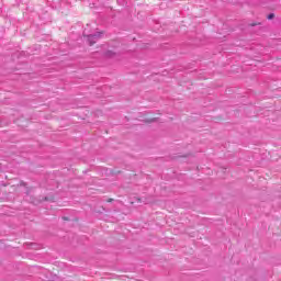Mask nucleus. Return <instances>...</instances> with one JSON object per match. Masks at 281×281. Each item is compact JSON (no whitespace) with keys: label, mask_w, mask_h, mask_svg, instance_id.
I'll return each mask as SVG.
<instances>
[{"label":"nucleus","mask_w":281,"mask_h":281,"mask_svg":"<svg viewBox=\"0 0 281 281\" xmlns=\"http://www.w3.org/2000/svg\"><path fill=\"white\" fill-rule=\"evenodd\" d=\"M274 16H276V14L270 13V14H268L267 19H268L269 21H271V19H273Z\"/></svg>","instance_id":"3"},{"label":"nucleus","mask_w":281,"mask_h":281,"mask_svg":"<svg viewBox=\"0 0 281 281\" xmlns=\"http://www.w3.org/2000/svg\"><path fill=\"white\" fill-rule=\"evenodd\" d=\"M117 2L120 3V0H117Z\"/></svg>","instance_id":"6"},{"label":"nucleus","mask_w":281,"mask_h":281,"mask_svg":"<svg viewBox=\"0 0 281 281\" xmlns=\"http://www.w3.org/2000/svg\"><path fill=\"white\" fill-rule=\"evenodd\" d=\"M252 26H255L256 24H251Z\"/></svg>","instance_id":"5"},{"label":"nucleus","mask_w":281,"mask_h":281,"mask_svg":"<svg viewBox=\"0 0 281 281\" xmlns=\"http://www.w3.org/2000/svg\"><path fill=\"white\" fill-rule=\"evenodd\" d=\"M111 201H113L112 199L109 200V203H111Z\"/></svg>","instance_id":"4"},{"label":"nucleus","mask_w":281,"mask_h":281,"mask_svg":"<svg viewBox=\"0 0 281 281\" xmlns=\"http://www.w3.org/2000/svg\"><path fill=\"white\" fill-rule=\"evenodd\" d=\"M105 56H106L108 58H113V56H115V53H113L112 50H108V52L105 53Z\"/></svg>","instance_id":"2"},{"label":"nucleus","mask_w":281,"mask_h":281,"mask_svg":"<svg viewBox=\"0 0 281 281\" xmlns=\"http://www.w3.org/2000/svg\"><path fill=\"white\" fill-rule=\"evenodd\" d=\"M101 36H102V33H100V32L88 35L87 38H88L89 45L90 46L95 45V43H98V41H100Z\"/></svg>","instance_id":"1"}]
</instances>
